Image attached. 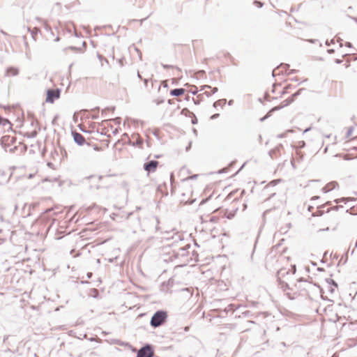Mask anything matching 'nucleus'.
<instances>
[{
    "label": "nucleus",
    "mask_w": 357,
    "mask_h": 357,
    "mask_svg": "<svg viewBox=\"0 0 357 357\" xmlns=\"http://www.w3.org/2000/svg\"><path fill=\"white\" fill-rule=\"evenodd\" d=\"M301 89L296 91L294 87L291 86V84L286 86L285 87H282L281 85H273L272 93H280L281 94L280 98H284V101L281 103L279 107H275L273 108L269 112L266 114L265 117L261 119L263 120L265 118H267L270 114L280 108L284 107L285 106L289 105L294 100V98L298 95Z\"/></svg>",
    "instance_id": "f257e3e1"
},
{
    "label": "nucleus",
    "mask_w": 357,
    "mask_h": 357,
    "mask_svg": "<svg viewBox=\"0 0 357 357\" xmlns=\"http://www.w3.org/2000/svg\"><path fill=\"white\" fill-rule=\"evenodd\" d=\"M102 178V176L93 174L84 178L82 182L86 187L90 189H98L101 186Z\"/></svg>",
    "instance_id": "f03ea898"
},
{
    "label": "nucleus",
    "mask_w": 357,
    "mask_h": 357,
    "mask_svg": "<svg viewBox=\"0 0 357 357\" xmlns=\"http://www.w3.org/2000/svg\"><path fill=\"white\" fill-rule=\"evenodd\" d=\"M36 204L32 202H18L15 205V211H17L21 208V215L28 217L32 214V210L35 208Z\"/></svg>",
    "instance_id": "7ed1b4c3"
},
{
    "label": "nucleus",
    "mask_w": 357,
    "mask_h": 357,
    "mask_svg": "<svg viewBox=\"0 0 357 357\" xmlns=\"http://www.w3.org/2000/svg\"><path fill=\"white\" fill-rule=\"evenodd\" d=\"M167 317V313L165 311L159 310L153 314L151 319V326L156 328L161 326Z\"/></svg>",
    "instance_id": "20e7f679"
},
{
    "label": "nucleus",
    "mask_w": 357,
    "mask_h": 357,
    "mask_svg": "<svg viewBox=\"0 0 357 357\" xmlns=\"http://www.w3.org/2000/svg\"><path fill=\"white\" fill-rule=\"evenodd\" d=\"M16 139L14 136L10 135H5L1 137V144L4 146L6 150L13 152L16 149V146H14L13 148L11 146L15 144Z\"/></svg>",
    "instance_id": "39448f33"
},
{
    "label": "nucleus",
    "mask_w": 357,
    "mask_h": 357,
    "mask_svg": "<svg viewBox=\"0 0 357 357\" xmlns=\"http://www.w3.org/2000/svg\"><path fill=\"white\" fill-rule=\"evenodd\" d=\"M61 91L59 89H48L46 93L45 101L48 103H53L55 100L59 98Z\"/></svg>",
    "instance_id": "423d86ee"
},
{
    "label": "nucleus",
    "mask_w": 357,
    "mask_h": 357,
    "mask_svg": "<svg viewBox=\"0 0 357 357\" xmlns=\"http://www.w3.org/2000/svg\"><path fill=\"white\" fill-rule=\"evenodd\" d=\"M153 354L151 345L146 344L138 350L137 357H153Z\"/></svg>",
    "instance_id": "0eeeda50"
},
{
    "label": "nucleus",
    "mask_w": 357,
    "mask_h": 357,
    "mask_svg": "<svg viewBox=\"0 0 357 357\" xmlns=\"http://www.w3.org/2000/svg\"><path fill=\"white\" fill-rule=\"evenodd\" d=\"M159 166V162L157 160H149L144 164V169L147 174L154 173Z\"/></svg>",
    "instance_id": "6e6552de"
},
{
    "label": "nucleus",
    "mask_w": 357,
    "mask_h": 357,
    "mask_svg": "<svg viewBox=\"0 0 357 357\" xmlns=\"http://www.w3.org/2000/svg\"><path fill=\"white\" fill-rule=\"evenodd\" d=\"M72 135L75 142L79 145H83L85 143V139L82 135L77 132H73Z\"/></svg>",
    "instance_id": "1a4fd4ad"
},
{
    "label": "nucleus",
    "mask_w": 357,
    "mask_h": 357,
    "mask_svg": "<svg viewBox=\"0 0 357 357\" xmlns=\"http://www.w3.org/2000/svg\"><path fill=\"white\" fill-rule=\"evenodd\" d=\"M181 114L190 118L192 123H196L197 119H196V117H195L194 113L190 112L188 109H187V108L183 109L181 111Z\"/></svg>",
    "instance_id": "9d476101"
},
{
    "label": "nucleus",
    "mask_w": 357,
    "mask_h": 357,
    "mask_svg": "<svg viewBox=\"0 0 357 357\" xmlns=\"http://www.w3.org/2000/svg\"><path fill=\"white\" fill-rule=\"evenodd\" d=\"M132 138L133 140H135L133 142L134 144H136L139 147H142V146L143 144V140L140 138L139 135H133L132 136Z\"/></svg>",
    "instance_id": "9b49d317"
},
{
    "label": "nucleus",
    "mask_w": 357,
    "mask_h": 357,
    "mask_svg": "<svg viewBox=\"0 0 357 357\" xmlns=\"http://www.w3.org/2000/svg\"><path fill=\"white\" fill-rule=\"evenodd\" d=\"M185 91L184 89H175L170 91V94L174 96H179L184 94Z\"/></svg>",
    "instance_id": "f8f14e48"
},
{
    "label": "nucleus",
    "mask_w": 357,
    "mask_h": 357,
    "mask_svg": "<svg viewBox=\"0 0 357 357\" xmlns=\"http://www.w3.org/2000/svg\"><path fill=\"white\" fill-rule=\"evenodd\" d=\"M337 185H338V184L336 182H331V183H328L326 185V187L324 188V190L326 192H328V191H330V190H333V188H335Z\"/></svg>",
    "instance_id": "ddd939ff"
},
{
    "label": "nucleus",
    "mask_w": 357,
    "mask_h": 357,
    "mask_svg": "<svg viewBox=\"0 0 357 357\" xmlns=\"http://www.w3.org/2000/svg\"><path fill=\"white\" fill-rule=\"evenodd\" d=\"M8 73L10 75H16L18 73V70L15 68H11L8 70Z\"/></svg>",
    "instance_id": "4468645a"
},
{
    "label": "nucleus",
    "mask_w": 357,
    "mask_h": 357,
    "mask_svg": "<svg viewBox=\"0 0 357 357\" xmlns=\"http://www.w3.org/2000/svg\"><path fill=\"white\" fill-rule=\"evenodd\" d=\"M352 132H353V129L351 128H349L346 133V138H347V139L351 138L353 137Z\"/></svg>",
    "instance_id": "2eb2a0df"
},
{
    "label": "nucleus",
    "mask_w": 357,
    "mask_h": 357,
    "mask_svg": "<svg viewBox=\"0 0 357 357\" xmlns=\"http://www.w3.org/2000/svg\"><path fill=\"white\" fill-rule=\"evenodd\" d=\"M189 92H190L192 94H196L197 93V88L195 86H191Z\"/></svg>",
    "instance_id": "dca6fc26"
},
{
    "label": "nucleus",
    "mask_w": 357,
    "mask_h": 357,
    "mask_svg": "<svg viewBox=\"0 0 357 357\" xmlns=\"http://www.w3.org/2000/svg\"><path fill=\"white\" fill-rule=\"evenodd\" d=\"M40 30L36 28V27H34L32 30H31V34L33 35V37L35 38V35H36L38 33V32H39Z\"/></svg>",
    "instance_id": "f3484780"
},
{
    "label": "nucleus",
    "mask_w": 357,
    "mask_h": 357,
    "mask_svg": "<svg viewBox=\"0 0 357 357\" xmlns=\"http://www.w3.org/2000/svg\"><path fill=\"white\" fill-rule=\"evenodd\" d=\"M331 282H332V284H333V285L334 286V287H331V289H330V290H329V291H330L331 293H333V292H334L335 289L337 287V284H336V283H335L333 280H331Z\"/></svg>",
    "instance_id": "a211bd4d"
},
{
    "label": "nucleus",
    "mask_w": 357,
    "mask_h": 357,
    "mask_svg": "<svg viewBox=\"0 0 357 357\" xmlns=\"http://www.w3.org/2000/svg\"><path fill=\"white\" fill-rule=\"evenodd\" d=\"M108 137H109V135L105 139L102 140V142L104 143V146H107L108 144H109V139H107Z\"/></svg>",
    "instance_id": "6ab92c4d"
},
{
    "label": "nucleus",
    "mask_w": 357,
    "mask_h": 357,
    "mask_svg": "<svg viewBox=\"0 0 357 357\" xmlns=\"http://www.w3.org/2000/svg\"><path fill=\"white\" fill-rule=\"evenodd\" d=\"M255 3L257 4V6H259V7H261L262 6V3L261 2H259V1H255Z\"/></svg>",
    "instance_id": "aec40b11"
},
{
    "label": "nucleus",
    "mask_w": 357,
    "mask_h": 357,
    "mask_svg": "<svg viewBox=\"0 0 357 357\" xmlns=\"http://www.w3.org/2000/svg\"><path fill=\"white\" fill-rule=\"evenodd\" d=\"M104 124H105V126H109L111 124V121H105Z\"/></svg>",
    "instance_id": "412c9836"
},
{
    "label": "nucleus",
    "mask_w": 357,
    "mask_h": 357,
    "mask_svg": "<svg viewBox=\"0 0 357 357\" xmlns=\"http://www.w3.org/2000/svg\"><path fill=\"white\" fill-rule=\"evenodd\" d=\"M282 288H284V290H285V288H288V284L285 283L282 286Z\"/></svg>",
    "instance_id": "4be33fe9"
},
{
    "label": "nucleus",
    "mask_w": 357,
    "mask_h": 357,
    "mask_svg": "<svg viewBox=\"0 0 357 357\" xmlns=\"http://www.w3.org/2000/svg\"><path fill=\"white\" fill-rule=\"evenodd\" d=\"M91 276H92V273H89L87 274V277H88V278H91Z\"/></svg>",
    "instance_id": "5701e85b"
},
{
    "label": "nucleus",
    "mask_w": 357,
    "mask_h": 357,
    "mask_svg": "<svg viewBox=\"0 0 357 357\" xmlns=\"http://www.w3.org/2000/svg\"><path fill=\"white\" fill-rule=\"evenodd\" d=\"M154 220L157 222V223H159V220H158V218L157 217H155L154 218Z\"/></svg>",
    "instance_id": "b1692460"
},
{
    "label": "nucleus",
    "mask_w": 357,
    "mask_h": 357,
    "mask_svg": "<svg viewBox=\"0 0 357 357\" xmlns=\"http://www.w3.org/2000/svg\"><path fill=\"white\" fill-rule=\"evenodd\" d=\"M292 269H293V273H295V272H296V266H292Z\"/></svg>",
    "instance_id": "393cba45"
},
{
    "label": "nucleus",
    "mask_w": 357,
    "mask_h": 357,
    "mask_svg": "<svg viewBox=\"0 0 357 357\" xmlns=\"http://www.w3.org/2000/svg\"><path fill=\"white\" fill-rule=\"evenodd\" d=\"M278 273H279V274H281V275H283V274H284V273H283V270H280V271H279Z\"/></svg>",
    "instance_id": "a878e982"
},
{
    "label": "nucleus",
    "mask_w": 357,
    "mask_h": 357,
    "mask_svg": "<svg viewBox=\"0 0 357 357\" xmlns=\"http://www.w3.org/2000/svg\"><path fill=\"white\" fill-rule=\"evenodd\" d=\"M188 329H189V327H188V326H186V327L185 328V331H188Z\"/></svg>",
    "instance_id": "bb28decb"
},
{
    "label": "nucleus",
    "mask_w": 357,
    "mask_h": 357,
    "mask_svg": "<svg viewBox=\"0 0 357 357\" xmlns=\"http://www.w3.org/2000/svg\"><path fill=\"white\" fill-rule=\"evenodd\" d=\"M272 98H278V96H272Z\"/></svg>",
    "instance_id": "cd10ccee"
},
{
    "label": "nucleus",
    "mask_w": 357,
    "mask_h": 357,
    "mask_svg": "<svg viewBox=\"0 0 357 357\" xmlns=\"http://www.w3.org/2000/svg\"><path fill=\"white\" fill-rule=\"evenodd\" d=\"M342 201H347V202H349V199H343V200H342Z\"/></svg>",
    "instance_id": "c85d7f7f"
},
{
    "label": "nucleus",
    "mask_w": 357,
    "mask_h": 357,
    "mask_svg": "<svg viewBox=\"0 0 357 357\" xmlns=\"http://www.w3.org/2000/svg\"><path fill=\"white\" fill-rule=\"evenodd\" d=\"M328 52H333V50H328Z\"/></svg>",
    "instance_id": "c756f323"
},
{
    "label": "nucleus",
    "mask_w": 357,
    "mask_h": 357,
    "mask_svg": "<svg viewBox=\"0 0 357 357\" xmlns=\"http://www.w3.org/2000/svg\"><path fill=\"white\" fill-rule=\"evenodd\" d=\"M245 208H246V205H245V204H243V210H244Z\"/></svg>",
    "instance_id": "7c9ffc66"
},
{
    "label": "nucleus",
    "mask_w": 357,
    "mask_h": 357,
    "mask_svg": "<svg viewBox=\"0 0 357 357\" xmlns=\"http://www.w3.org/2000/svg\"><path fill=\"white\" fill-rule=\"evenodd\" d=\"M279 330H280V327H278H278L276 328V331H278Z\"/></svg>",
    "instance_id": "2f4dec72"
},
{
    "label": "nucleus",
    "mask_w": 357,
    "mask_h": 357,
    "mask_svg": "<svg viewBox=\"0 0 357 357\" xmlns=\"http://www.w3.org/2000/svg\"><path fill=\"white\" fill-rule=\"evenodd\" d=\"M155 229H156V231H158V230H159V229H160V228H159V227H155Z\"/></svg>",
    "instance_id": "473e14b6"
},
{
    "label": "nucleus",
    "mask_w": 357,
    "mask_h": 357,
    "mask_svg": "<svg viewBox=\"0 0 357 357\" xmlns=\"http://www.w3.org/2000/svg\"><path fill=\"white\" fill-rule=\"evenodd\" d=\"M249 322H250L252 324H255V321H250Z\"/></svg>",
    "instance_id": "72a5a7b5"
},
{
    "label": "nucleus",
    "mask_w": 357,
    "mask_h": 357,
    "mask_svg": "<svg viewBox=\"0 0 357 357\" xmlns=\"http://www.w3.org/2000/svg\"><path fill=\"white\" fill-rule=\"evenodd\" d=\"M356 140H357V137H356Z\"/></svg>",
    "instance_id": "f704fd0d"
}]
</instances>
